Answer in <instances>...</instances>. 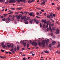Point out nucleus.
Wrapping results in <instances>:
<instances>
[{"label": "nucleus", "instance_id": "26", "mask_svg": "<svg viewBox=\"0 0 60 60\" xmlns=\"http://www.w3.org/2000/svg\"><path fill=\"white\" fill-rule=\"evenodd\" d=\"M0 1L1 2H4V1L3 0H0Z\"/></svg>", "mask_w": 60, "mask_h": 60}, {"label": "nucleus", "instance_id": "13", "mask_svg": "<svg viewBox=\"0 0 60 60\" xmlns=\"http://www.w3.org/2000/svg\"><path fill=\"white\" fill-rule=\"evenodd\" d=\"M21 17L20 16H19V15L17 16V19H19Z\"/></svg>", "mask_w": 60, "mask_h": 60}, {"label": "nucleus", "instance_id": "33", "mask_svg": "<svg viewBox=\"0 0 60 60\" xmlns=\"http://www.w3.org/2000/svg\"><path fill=\"white\" fill-rule=\"evenodd\" d=\"M21 1L20 0H17V2L18 3L20 2Z\"/></svg>", "mask_w": 60, "mask_h": 60}, {"label": "nucleus", "instance_id": "4", "mask_svg": "<svg viewBox=\"0 0 60 60\" xmlns=\"http://www.w3.org/2000/svg\"><path fill=\"white\" fill-rule=\"evenodd\" d=\"M45 0H43V2H42L41 3V5H43L44 6L45 4Z\"/></svg>", "mask_w": 60, "mask_h": 60}, {"label": "nucleus", "instance_id": "38", "mask_svg": "<svg viewBox=\"0 0 60 60\" xmlns=\"http://www.w3.org/2000/svg\"><path fill=\"white\" fill-rule=\"evenodd\" d=\"M14 49L15 50V51H16L17 49H16V47Z\"/></svg>", "mask_w": 60, "mask_h": 60}, {"label": "nucleus", "instance_id": "37", "mask_svg": "<svg viewBox=\"0 0 60 60\" xmlns=\"http://www.w3.org/2000/svg\"><path fill=\"white\" fill-rule=\"evenodd\" d=\"M37 20V19H34V22H35Z\"/></svg>", "mask_w": 60, "mask_h": 60}, {"label": "nucleus", "instance_id": "6", "mask_svg": "<svg viewBox=\"0 0 60 60\" xmlns=\"http://www.w3.org/2000/svg\"><path fill=\"white\" fill-rule=\"evenodd\" d=\"M15 2H16V1H15V0H10L9 1L10 3H15Z\"/></svg>", "mask_w": 60, "mask_h": 60}, {"label": "nucleus", "instance_id": "49", "mask_svg": "<svg viewBox=\"0 0 60 60\" xmlns=\"http://www.w3.org/2000/svg\"><path fill=\"white\" fill-rule=\"evenodd\" d=\"M60 44H59L58 45V46H57V47L58 48L60 47Z\"/></svg>", "mask_w": 60, "mask_h": 60}, {"label": "nucleus", "instance_id": "45", "mask_svg": "<svg viewBox=\"0 0 60 60\" xmlns=\"http://www.w3.org/2000/svg\"><path fill=\"white\" fill-rule=\"evenodd\" d=\"M57 8L58 9H60V7H57Z\"/></svg>", "mask_w": 60, "mask_h": 60}, {"label": "nucleus", "instance_id": "64", "mask_svg": "<svg viewBox=\"0 0 60 60\" xmlns=\"http://www.w3.org/2000/svg\"><path fill=\"white\" fill-rule=\"evenodd\" d=\"M52 5H54L55 4H54V3H52Z\"/></svg>", "mask_w": 60, "mask_h": 60}, {"label": "nucleus", "instance_id": "56", "mask_svg": "<svg viewBox=\"0 0 60 60\" xmlns=\"http://www.w3.org/2000/svg\"><path fill=\"white\" fill-rule=\"evenodd\" d=\"M50 17H51V18H53V17L52 15L50 16Z\"/></svg>", "mask_w": 60, "mask_h": 60}, {"label": "nucleus", "instance_id": "2", "mask_svg": "<svg viewBox=\"0 0 60 60\" xmlns=\"http://www.w3.org/2000/svg\"><path fill=\"white\" fill-rule=\"evenodd\" d=\"M32 45H34L35 47H37L38 46V44L36 42H33L32 43Z\"/></svg>", "mask_w": 60, "mask_h": 60}, {"label": "nucleus", "instance_id": "22", "mask_svg": "<svg viewBox=\"0 0 60 60\" xmlns=\"http://www.w3.org/2000/svg\"><path fill=\"white\" fill-rule=\"evenodd\" d=\"M30 45H31L32 44V42L31 41V40H30Z\"/></svg>", "mask_w": 60, "mask_h": 60}, {"label": "nucleus", "instance_id": "36", "mask_svg": "<svg viewBox=\"0 0 60 60\" xmlns=\"http://www.w3.org/2000/svg\"><path fill=\"white\" fill-rule=\"evenodd\" d=\"M53 33H51V36H53Z\"/></svg>", "mask_w": 60, "mask_h": 60}, {"label": "nucleus", "instance_id": "62", "mask_svg": "<svg viewBox=\"0 0 60 60\" xmlns=\"http://www.w3.org/2000/svg\"><path fill=\"white\" fill-rule=\"evenodd\" d=\"M37 14L38 15H39V13H37Z\"/></svg>", "mask_w": 60, "mask_h": 60}, {"label": "nucleus", "instance_id": "11", "mask_svg": "<svg viewBox=\"0 0 60 60\" xmlns=\"http://www.w3.org/2000/svg\"><path fill=\"white\" fill-rule=\"evenodd\" d=\"M21 19L22 20L23 19H24V20L25 19H26V17L25 16H24L23 17H21Z\"/></svg>", "mask_w": 60, "mask_h": 60}, {"label": "nucleus", "instance_id": "15", "mask_svg": "<svg viewBox=\"0 0 60 60\" xmlns=\"http://www.w3.org/2000/svg\"><path fill=\"white\" fill-rule=\"evenodd\" d=\"M0 57L1 58H3V59H5L6 58V57H3L2 56H0Z\"/></svg>", "mask_w": 60, "mask_h": 60}, {"label": "nucleus", "instance_id": "34", "mask_svg": "<svg viewBox=\"0 0 60 60\" xmlns=\"http://www.w3.org/2000/svg\"><path fill=\"white\" fill-rule=\"evenodd\" d=\"M8 3V1H6V2H5V4H7Z\"/></svg>", "mask_w": 60, "mask_h": 60}, {"label": "nucleus", "instance_id": "21", "mask_svg": "<svg viewBox=\"0 0 60 60\" xmlns=\"http://www.w3.org/2000/svg\"><path fill=\"white\" fill-rule=\"evenodd\" d=\"M26 19H27V20H29L30 19V17H28Z\"/></svg>", "mask_w": 60, "mask_h": 60}, {"label": "nucleus", "instance_id": "48", "mask_svg": "<svg viewBox=\"0 0 60 60\" xmlns=\"http://www.w3.org/2000/svg\"><path fill=\"white\" fill-rule=\"evenodd\" d=\"M15 16L14 15L13 17V19H15Z\"/></svg>", "mask_w": 60, "mask_h": 60}, {"label": "nucleus", "instance_id": "60", "mask_svg": "<svg viewBox=\"0 0 60 60\" xmlns=\"http://www.w3.org/2000/svg\"><path fill=\"white\" fill-rule=\"evenodd\" d=\"M54 25V24L53 23L52 24V26H53Z\"/></svg>", "mask_w": 60, "mask_h": 60}, {"label": "nucleus", "instance_id": "57", "mask_svg": "<svg viewBox=\"0 0 60 60\" xmlns=\"http://www.w3.org/2000/svg\"><path fill=\"white\" fill-rule=\"evenodd\" d=\"M1 51L2 52H4V50L1 49Z\"/></svg>", "mask_w": 60, "mask_h": 60}, {"label": "nucleus", "instance_id": "17", "mask_svg": "<svg viewBox=\"0 0 60 60\" xmlns=\"http://www.w3.org/2000/svg\"><path fill=\"white\" fill-rule=\"evenodd\" d=\"M14 45H12L11 46V48L12 49H14Z\"/></svg>", "mask_w": 60, "mask_h": 60}, {"label": "nucleus", "instance_id": "50", "mask_svg": "<svg viewBox=\"0 0 60 60\" xmlns=\"http://www.w3.org/2000/svg\"><path fill=\"white\" fill-rule=\"evenodd\" d=\"M48 26H49V24H47L46 27V28H47V27H48Z\"/></svg>", "mask_w": 60, "mask_h": 60}, {"label": "nucleus", "instance_id": "9", "mask_svg": "<svg viewBox=\"0 0 60 60\" xmlns=\"http://www.w3.org/2000/svg\"><path fill=\"white\" fill-rule=\"evenodd\" d=\"M27 20L26 19H25L24 20V22L26 24H27L28 23V21H26Z\"/></svg>", "mask_w": 60, "mask_h": 60}, {"label": "nucleus", "instance_id": "27", "mask_svg": "<svg viewBox=\"0 0 60 60\" xmlns=\"http://www.w3.org/2000/svg\"><path fill=\"white\" fill-rule=\"evenodd\" d=\"M17 49L18 50H19V46H17Z\"/></svg>", "mask_w": 60, "mask_h": 60}, {"label": "nucleus", "instance_id": "40", "mask_svg": "<svg viewBox=\"0 0 60 60\" xmlns=\"http://www.w3.org/2000/svg\"><path fill=\"white\" fill-rule=\"evenodd\" d=\"M22 56H25V54H23L22 55Z\"/></svg>", "mask_w": 60, "mask_h": 60}, {"label": "nucleus", "instance_id": "10", "mask_svg": "<svg viewBox=\"0 0 60 60\" xmlns=\"http://www.w3.org/2000/svg\"><path fill=\"white\" fill-rule=\"evenodd\" d=\"M56 42L55 41H53L52 42V45H54L56 44Z\"/></svg>", "mask_w": 60, "mask_h": 60}, {"label": "nucleus", "instance_id": "46", "mask_svg": "<svg viewBox=\"0 0 60 60\" xmlns=\"http://www.w3.org/2000/svg\"><path fill=\"white\" fill-rule=\"evenodd\" d=\"M51 30V28L50 26H49V30Z\"/></svg>", "mask_w": 60, "mask_h": 60}, {"label": "nucleus", "instance_id": "41", "mask_svg": "<svg viewBox=\"0 0 60 60\" xmlns=\"http://www.w3.org/2000/svg\"><path fill=\"white\" fill-rule=\"evenodd\" d=\"M34 53V52H30V54H33Z\"/></svg>", "mask_w": 60, "mask_h": 60}, {"label": "nucleus", "instance_id": "30", "mask_svg": "<svg viewBox=\"0 0 60 60\" xmlns=\"http://www.w3.org/2000/svg\"><path fill=\"white\" fill-rule=\"evenodd\" d=\"M45 24H44L43 25V27H44V28H45Z\"/></svg>", "mask_w": 60, "mask_h": 60}, {"label": "nucleus", "instance_id": "14", "mask_svg": "<svg viewBox=\"0 0 60 60\" xmlns=\"http://www.w3.org/2000/svg\"><path fill=\"white\" fill-rule=\"evenodd\" d=\"M44 52L45 53H49V52L48 51H47V50H45L44 51Z\"/></svg>", "mask_w": 60, "mask_h": 60}, {"label": "nucleus", "instance_id": "39", "mask_svg": "<svg viewBox=\"0 0 60 60\" xmlns=\"http://www.w3.org/2000/svg\"><path fill=\"white\" fill-rule=\"evenodd\" d=\"M9 53L10 54H13V53H14V52H9Z\"/></svg>", "mask_w": 60, "mask_h": 60}, {"label": "nucleus", "instance_id": "29", "mask_svg": "<svg viewBox=\"0 0 60 60\" xmlns=\"http://www.w3.org/2000/svg\"><path fill=\"white\" fill-rule=\"evenodd\" d=\"M20 17L22 16V15L21 14H20L19 15Z\"/></svg>", "mask_w": 60, "mask_h": 60}, {"label": "nucleus", "instance_id": "23", "mask_svg": "<svg viewBox=\"0 0 60 60\" xmlns=\"http://www.w3.org/2000/svg\"><path fill=\"white\" fill-rule=\"evenodd\" d=\"M10 51H11L12 52H14V49H11L10 50Z\"/></svg>", "mask_w": 60, "mask_h": 60}, {"label": "nucleus", "instance_id": "42", "mask_svg": "<svg viewBox=\"0 0 60 60\" xmlns=\"http://www.w3.org/2000/svg\"><path fill=\"white\" fill-rule=\"evenodd\" d=\"M19 12H15V14H19Z\"/></svg>", "mask_w": 60, "mask_h": 60}, {"label": "nucleus", "instance_id": "59", "mask_svg": "<svg viewBox=\"0 0 60 60\" xmlns=\"http://www.w3.org/2000/svg\"><path fill=\"white\" fill-rule=\"evenodd\" d=\"M49 26H52V24L51 23H50L49 24Z\"/></svg>", "mask_w": 60, "mask_h": 60}, {"label": "nucleus", "instance_id": "20", "mask_svg": "<svg viewBox=\"0 0 60 60\" xmlns=\"http://www.w3.org/2000/svg\"><path fill=\"white\" fill-rule=\"evenodd\" d=\"M38 44H39L40 46L41 45V43L40 41H39L38 42Z\"/></svg>", "mask_w": 60, "mask_h": 60}, {"label": "nucleus", "instance_id": "58", "mask_svg": "<svg viewBox=\"0 0 60 60\" xmlns=\"http://www.w3.org/2000/svg\"><path fill=\"white\" fill-rule=\"evenodd\" d=\"M56 53H58L59 52V51H56Z\"/></svg>", "mask_w": 60, "mask_h": 60}, {"label": "nucleus", "instance_id": "19", "mask_svg": "<svg viewBox=\"0 0 60 60\" xmlns=\"http://www.w3.org/2000/svg\"><path fill=\"white\" fill-rule=\"evenodd\" d=\"M34 19H32V20H31L30 22V23H32L33 21H34Z\"/></svg>", "mask_w": 60, "mask_h": 60}, {"label": "nucleus", "instance_id": "55", "mask_svg": "<svg viewBox=\"0 0 60 60\" xmlns=\"http://www.w3.org/2000/svg\"><path fill=\"white\" fill-rule=\"evenodd\" d=\"M47 31H49V29L48 28H47Z\"/></svg>", "mask_w": 60, "mask_h": 60}, {"label": "nucleus", "instance_id": "28", "mask_svg": "<svg viewBox=\"0 0 60 60\" xmlns=\"http://www.w3.org/2000/svg\"><path fill=\"white\" fill-rule=\"evenodd\" d=\"M50 21L49 20L48 21H47L46 22V23L47 24H48L49 25V22Z\"/></svg>", "mask_w": 60, "mask_h": 60}, {"label": "nucleus", "instance_id": "51", "mask_svg": "<svg viewBox=\"0 0 60 60\" xmlns=\"http://www.w3.org/2000/svg\"><path fill=\"white\" fill-rule=\"evenodd\" d=\"M2 20L3 21H5L6 20V19L5 18H4L2 19Z\"/></svg>", "mask_w": 60, "mask_h": 60}, {"label": "nucleus", "instance_id": "24", "mask_svg": "<svg viewBox=\"0 0 60 60\" xmlns=\"http://www.w3.org/2000/svg\"><path fill=\"white\" fill-rule=\"evenodd\" d=\"M29 46V44L28 43L27 44V48H28Z\"/></svg>", "mask_w": 60, "mask_h": 60}, {"label": "nucleus", "instance_id": "44", "mask_svg": "<svg viewBox=\"0 0 60 60\" xmlns=\"http://www.w3.org/2000/svg\"><path fill=\"white\" fill-rule=\"evenodd\" d=\"M39 23V21H37L36 22V23L37 24H38Z\"/></svg>", "mask_w": 60, "mask_h": 60}, {"label": "nucleus", "instance_id": "18", "mask_svg": "<svg viewBox=\"0 0 60 60\" xmlns=\"http://www.w3.org/2000/svg\"><path fill=\"white\" fill-rule=\"evenodd\" d=\"M8 20L9 22H11V20H10V19L9 17H8Z\"/></svg>", "mask_w": 60, "mask_h": 60}, {"label": "nucleus", "instance_id": "8", "mask_svg": "<svg viewBox=\"0 0 60 60\" xmlns=\"http://www.w3.org/2000/svg\"><path fill=\"white\" fill-rule=\"evenodd\" d=\"M2 45L4 48L6 47V45H4V43H3L2 44Z\"/></svg>", "mask_w": 60, "mask_h": 60}, {"label": "nucleus", "instance_id": "5", "mask_svg": "<svg viewBox=\"0 0 60 60\" xmlns=\"http://www.w3.org/2000/svg\"><path fill=\"white\" fill-rule=\"evenodd\" d=\"M56 32H55L56 34H59L60 33V30L59 29H58L56 30Z\"/></svg>", "mask_w": 60, "mask_h": 60}, {"label": "nucleus", "instance_id": "35", "mask_svg": "<svg viewBox=\"0 0 60 60\" xmlns=\"http://www.w3.org/2000/svg\"><path fill=\"white\" fill-rule=\"evenodd\" d=\"M56 22L58 24V25H60V24L58 22Z\"/></svg>", "mask_w": 60, "mask_h": 60}, {"label": "nucleus", "instance_id": "32", "mask_svg": "<svg viewBox=\"0 0 60 60\" xmlns=\"http://www.w3.org/2000/svg\"><path fill=\"white\" fill-rule=\"evenodd\" d=\"M44 22L45 23V24L46 23V20H44Z\"/></svg>", "mask_w": 60, "mask_h": 60}, {"label": "nucleus", "instance_id": "25", "mask_svg": "<svg viewBox=\"0 0 60 60\" xmlns=\"http://www.w3.org/2000/svg\"><path fill=\"white\" fill-rule=\"evenodd\" d=\"M33 14V13H31L30 14H29V15L31 16H32V15Z\"/></svg>", "mask_w": 60, "mask_h": 60}, {"label": "nucleus", "instance_id": "1", "mask_svg": "<svg viewBox=\"0 0 60 60\" xmlns=\"http://www.w3.org/2000/svg\"><path fill=\"white\" fill-rule=\"evenodd\" d=\"M20 43L24 45V47H25L26 46V42L25 41H20Z\"/></svg>", "mask_w": 60, "mask_h": 60}, {"label": "nucleus", "instance_id": "3", "mask_svg": "<svg viewBox=\"0 0 60 60\" xmlns=\"http://www.w3.org/2000/svg\"><path fill=\"white\" fill-rule=\"evenodd\" d=\"M41 43L43 45V47H44L45 46V42L44 40H43V41L41 42Z\"/></svg>", "mask_w": 60, "mask_h": 60}, {"label": "nucleus", "instance_id": "54", "mask_svg": "<svg viewBox=\"0 0 60 60\" xmlns=\"http://www.w3.org/2000/svg\"><path fill=\"white\" fill-rule=\"evenodd\" d=\"M28 2L29 3H31V1H30V0H29Z\"/></svg>", "mask_w": 60, "mask_h": 60}, {"label": "nucleus", "instance_id": "61", "mask_svg": "<svg viewBox=\"0 0 60 60\" xmlns=\"http://www.w3.org/2000/svg\"><path fill=\"white\" fill-rule=\"evenodd\" d=\"M11 9L13 10H14L15 9L13 8H11Z\"/></svg>", "mask_w": 60, "mask_h": 60}, {"label": "nucleus", "instance_id": "53", "mask_svg": "<svg viewBox=\"0 0 60 60\" xmlns=\"http://www.w3.org/2000/svg\"><path fill=\"white\" fill-rule=\"evenodd\" d=\"M22 1L24 2H26V0H22Z\"/></svg>", "mask_w": 60, "mask_h": 60}, {"label": "nucleus", "instance_id": "43", "mask_svg": "<svg viewBox=\"0 0 60 60\" xmlns=\"http://www.w3.org/2000/svg\"><path fill=\"white\" fill-rule=\"evenodd\" d=\"M40 26L41 27H42V25H41V23L40 24Z\"/></svg>", "mask_w": 60, "mask_h": 60}, {"label": "nucleus", "instance_id": "7", "mask_svg": "<svg viewBox=\"0 0 60 60\" xmlns=\"http://www.w3.org/2000/svg\"><path fill=\"white\" fill-rule=\"evenodd\" d=\"M45 42L46 44H48V43L49 42V40L48 39H47V41L46 40H45Z\"/></svg>", "mask_w": 60, "mask_h": 60}, {"label": "nucleus", "instance_id": "16", "mask_svg": "<svg viewBox=\"0 0 60 60\" xmlns=\"http://www.w3.org/2000/svg\"><path fill=\"white\" fill-rule=\"evenodd\" d=\"M21 9H22L21 8H17L16 9V10H17V11L20 10H21Z\"/></svg>", "mask_w": 60, "mask_h": 60}, {"label": "nucleus", "instance_id": "31", "mask_svg": "<svg viewBox=\"0 0 60 60\" xmlns=\"http://www.w3.org/2000/svg\"><path fill=\"white\" fill-rule=\"evenodd\" d=\"M49 47L50 48H51L52 47V45L50 44H49Z\"/></svg>", "mask_w": 60, "mask_h": 60}, {"label": "nucleus", "instance_id": "12", "mask_svg": "<svg viewBox=\"0 0 60 60\" xmlns=\"http://www.w3.org/2000/svg\"><path fill=\"white\" fill-rule=\"evenodd\" d=\"M11 44H10V45H7V47H8V48H11Z\"/></svg>", "mask_w": 60, "mask_h": 60}, {"label": "nucleus", "instance_id": "52", "mask_svg": "<svg viewBox=\"0 0 60 60\" xmlns=\"http://www.w3.org/2000/svg\"><path fill=\"white\" fill-rule=\"evenodd\" d=\"M52 30L54 31H55L56 30V29L54 28H52Z\"/></svg>", "mask_w": 60, "mask_h": 60}, {"label": "nucleus", "instance_id": "47", "mask_svg": "<svg viewBox=\"0 0 60 60\" xmlns=\"http://www.w3.org/2000/svg\"><path fill=\"white\" fill-rule=\"evenodd\" d=\"M47 17L48 18H49L50 17V16L49 15H47Z\"/></svg>", "mask_w": 60, "mask_h": 60}, {"label": "nucleus", "instance_id": "63", "mask_svg": "<svg viewBox=\"0 0 60 60\" xmlns=\"http://www.w3.org/2000/svg\"><path fill=\"white\" fill-rule=\"evenodd\" d=\"M52 15H53V13H51L50 14V16Z\"/></svg>", "mask_w": 60, "mask_h": 60}]
</instances>
